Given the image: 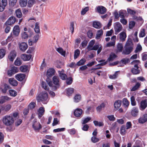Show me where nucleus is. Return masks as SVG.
Masks as SVG:
<instances>
[{
	"instance_id": "f257e3e1",
	"label": "nucleus",
	"mask_w": 147,
	"mask_h": 147,
	"mask_svg": "<svg viewBox=\"0 0 147 147\" xmlns=\"http://www.w3.org/2000/svg\"><path fill=\"white\" fill-rule=\"evenodd\" d=\"M59 78L57 76H54L52 78V82L51 81L48 82V84L51 89L53 91H56L60 86Z\"/></svg>"
},
{
	"instance_id": "f03ea898",
	"label": "nucleus",
	"mask_w": 147,
	"mask_h": 147,
	"mask_svg": "<svg viewBox=\"0 0 147 147\" xmlns=\"http://www.w3.org/2000/svg\"><path fill=\"white\" fill-rule=\"evenodd\" d=\"M48 94L47 92L43 91L40 93L36 98L38 102H42L43 104H46L48 102L47 100Z\"/></svg>"
},
{
	"instance_id": "7ed1b4c3",
	"label": "nucleus",
	"mask_w": 147,
	"mask_h": 147,
	"mask_svg": "<svg viewBox=\"0 0 147 147\" xmlns=\"http://www.w3.org/2000/svg\"><path fill=\"white\" fill-rule=\"evenodd\" d=\"M133 44L131 40H127L125 46V49L122 52V54L125 55L130 54L133 51Z\"/></svg>"
},
{
	"instance_id": "20e7f679",
	"label": "nucleus",
	"mask_w": 147,
	"mask_h": 147,
	"mask_svg": "<svg viewBox=\"0 0 147 147\" xmlns=\"http://www.w3.org/2000/svg\"><path fill=\"white\" fill-rule=\"evenodd\" d=\"M2 121L5 125L9 126L12 125L14 123V119L12 116L6 115L3 117Z\"/></svg>"
},
{
	"instance_id": "39448f33",
	"label": "nucleus",
	"mask_w": 147,
	"mask_h": 147,
	"mask_svg": "<svg viewBox=\"0 0 147 147\" xmlns=\"http://www.w3.org/2000/svg\"><path fill=\"white\" fill-rule=\"evenodd\" d=\"M32 127L35 131H39L42 128V126L40 123L38 121L37 119H35L32 122Z\"/></svg>"
},
{
	"instance_id": "423d86ee",
	"label": "nucleus",
	"mask_w": 147,
	"mask_h": 147,
	"mask_svg": "<svg viewBox=\"0 0 147 147\" xmlns=\"http://www.w3.org/2000/svg\"><path fill=\"white\" fill-rule=\"evenodd\" d=\"M19 69L18 67L13 66L11 67L10 69H9L7 71L8 75L9 76H11L13 75L18 72Z\"/></svg>"
},
{
	"instance_id": "0eeeda50",
	"label": "nucleus",
	"mask_w": 147,
	"mask_h": 147,
	"mask_svg": "<svg viewBox=\"0 0 147 147\" xmlns=\"http://www.w3.org/2000/svg\"><path fill=\"white\" fill-rule=\"evenodd\" d=\"M28 32H24L21 34L22 38L25 39L28 38V37H31L33 34V32L29 28Z\"/></svg>"
},
{
	"instance_id": "6e6552de",
	"label": "nucleus",
	"mask_w": 147,
	"mask_h": 147,
	"mask_svg": "<svg viewBox=\"0 0 147 147\" xmlns=\"http://www.w3.org/2000/svg\"><path fill=\"white\" fill-rule=\"evenodd\" d=\"M11 105L10 104H8L6 105H3L1 106V109L2 113H4L2 114H5L8 111L11 109Z\"/></svg>"
},
{
	"instance_id": "1a4fd4ad",
	"label": "nucleus",
	"mask_w": 147,
	"mask_h": 147,
	"mask_svg": "<svg viewBox=\"0 0 147 147\" xmlns=\"http://www.w3.org/2000/svg\"><path fill=\"white\" fill-rule=\"evenodd\" d=\"M147 107V100L145 99L141 101L139 106V109L141 111H143Z\"/></svg>"
},
{
	"instance_id": "9d476101",
	"label": "nucleus",
	"mask_w": 147,
	"mask_h": 147,
	"mask_svg": "<svg viewBox=\"0 0 147 147\" xmlns=\"http://www.w3.org/2000/svg\"><path fill=\"white\" fill-rule=\"evenodd\" d=\"M55 71L53 68H49L47 70L46 76L48 78H51L52 76L54 75Z\"/></svg>"
},
{
	"instance_id": "9b49d317",
	"label": "nucleus",
	"mask_w": 147,
	"mask_h": 147,
	"mask_svg": "<svg viewBox=\"0 0 147 147\" xmlns=\"http://www.w3.org/2000/svg\"><path fill=\"white\" fill-rule=\"evenodd\" d=\"M39 38V35L38 34H36L34 37V40H31L30 39L28 40V42L29 45L30 46L33 45L34 44L36 43Z\"/></svg>"
},
{
	"instance_id": "f8f14e48",
	"label": "nucleus",
	"mask_w": 147,
	"mask_h": 147,
	"mask_svg": "<svg viewBox=\"0 0 147 147\" xmlns=\"http://www.w3.org/2000/svg\"><path fill=\"white\" fill-rule=\"evenodd\" d=\"M121 104L122 101L121 100H116L114 104L115 110H117L121 106Z\"/></svg>"
},
{
	"instance_id": "ddd939ff",
	"label": "nucleus",
	"mask_w": 147,
	"mask_h": 147,
	"mask_svg": "<svg viewBox=\"0 0 147 147\" xmlns=\"http://www.w3.org/2000/svg\"><path fill=\"white\" fill-rule=\"evenodd\" d=\"M96 9L97 12L101 14H104L107 11L106 8L101 6L97 7Z\"/></svg>"
},
{
	"instance_id": "4468645a",
	"label": "nucleus",
	"mask_w": 147,
	"mask_h": 147,
	"mask_svg": "<svg viewBox=\"0 0 147 147\" xmlns=\"http://www.w3.org/2000/svg\"><path fill=\"white\" fill-rule=\"evenodd\" d=\"M131 114L134 117H137L138 114L139 110L138 108L134 107L132 109L131 111Z\"/></svg>"
},
{
	"instance_id": "2eb2a0df",
	"label": "nucleus",
	"mask_w": 147,
	"mask_h": 147,
	"mask_svg": "<svg viewBox=\"0 0 147 147\" xmlns=\"http://www.w3.org/2000/svg\"><path fill=\"white\" fill-rule=\"evenodd\" d=\"M82 113V110L80 108H77L74 111V113L75 116L78 117H81Z\"/></svg>"
},
{
	"instance_id": "dca6fc26",
	"label": "nucleus",
	"mask_w": 147,
	"mask_h": 147,
	"mask_svg": "<svg viewBox=\"0 0 147 147\" xmlns=\"http://www.w3.org/2000/svg\"><path fill=\"white\" fill-rule=\"evenodd\" d=\"M16 56V53L15 51H12L8 56V58L10 61H13Z\"/></svg>"
},
{
	"instance_id": "f3484780",
	"label": "nucleus",
	"mask_w": 147,
	"mask_h": 147,
	"mask_svg": "<svg viewBox=\"0 0 147 147\" xmlns=\"http://www.w3.org/2000/svg\"><path fill=\"white\" fill-rule=\"evenodd\" d=\"M28 47V45L26 43L22 42L19 45V48L21 51L24 52Z\"/></svg>"
},
{
	"instance_id": "a211bd4d",
	"label": "nucleus",
	"mask_w": 147,
	"mask_h": 147,
	"mask_svg": "<svg viewBox=\"0 0 147 147\" xmlns=\"http://www.w3.org/2000/svg\"><path fill=\"white\" fill-rule=\"evenodd\" d=\"M26 75L24 74H19L15 76L16 78L19 81H22L25 78Z\"/></svg>"
},
{
	"instance_id": "6ab92c4d",
	"label": "nucleus",
	"mask_w": 147,
	"mask_h": 147,
	"mask_svg": "<svg viewBox=\"0 0 147 147\" xmlns=\"http://www.w3.org/2000/svg\"><path fill=\"white\" fill-rule=\"evenodd\" d=\"M16 21V18L13 17H10L5 23L6 26L11 25L13 24Z\"/></svg>"
},
{
	"instance_id": "aec40b11",
	"label": "nucleus",
	"mask_w": 147,
	"mask_h": 147,
	"mask_svg": "<svg viewBox=\"0 0 147 147\" xmlns=\"http://www.w3.org/2000/svg\"><path fill=\"white\" fill-rule=\"evenodd\" d=\"M31 55H27L25 54H22L21 56V58L24 61L29 60L32 57Z\"/></svg>"
},
{
	"instance_id": "412c9836",
	"label": "nucleus",
	"mask_w": 147,
	"mask_h": 147,
	"mask_svg": "<svg viewBox=\"0 0 147 147\" xmlns=\"http://www.w3.org/2000/svg\"><path fill=\"white\" fill-rule=\"evenodd\" d=\"M38 111V117L39 119H40L44 113L45 111L44 108L42 107H40L39 108Z\"/></svg>"
},
{
	"instance_id": "4be33fe9",
	"label": "nucleus",
	"mask_w": 147,
	"mask_h": 147,
	"mask_svg": "<svg viewBox=\"0 0 147 147\" xmlns=\"http://www.w3.org/2000/svg\"><path fill=\"white\" fill-rule=\"evenodd\" d=\"M8 81L10 84L13 86H16L18 85V82L13 78H10Z\"/></svg>"
},
{
	"instance_id": "5701e85b",
	"label": "nucleus",
	"mask_w": 147,
	"mask_h": 147,
	"mask_svg": "<svg viewBox=\"0 0 147 147\" xmlns=\"http://www.w3.org/2000/svg\"><path fill=\"white\" fill-rule=\"evenodd\" d=\"M37 0H28L27 1V6L29 8L32 7L36 3Z\"/></svg>"
},
{
	"instance_id": "b1692460",
	"label": "nucleus",
	"mask_w": 147,
	"mask_h": 147,
	"mask_svg": "<svg viewBox=\"0 0 147 147\" xmlns=\"http://www.w3.org/2000/svg\"><path fill=\"white\" fill-rule=\"evenodd\" d=\"M147 115H144L141 117H140L138 119V122L140 123H144L147 121V118L146 117Z\"/></svg>"
},
{
	"instance_id": "393cba45",
	"label": "nucleus",
	"mask_w": 147,
	"mask_h": 147,
	"mask_svg": "<svg viewBox=\"0 0 147 147\" xmlns=\"http://www.w3.org/2000/svg\"><path fill=\"white\" fill-rule=\"evenodd\" d=\"M117 57V55L113 53H111L109 55V57L107 59V61H112L116 57Z\"/></svg>"
},
{
	"instance_id": "a878e982",
	"label": "nucleus",
	"mask_w": 147,
	"mask_h": 147,
	"mask_svg": "<svg viewBox=\"0 0 147 147\" xmlns=\"http://www.w3.org/2000/svg\"><path fill=\"white\" fill-rule=\"evenodd\" d=\"M56 51L61 55L65 57L66 54V51H64L62 48L59 47L56 49Z\"/></svg>"
},
{
	"instance_id": "bb28decb",
	"label": "nucleus",
	"mask_w": 147,
	"mask_h": 147,
	"mask_svg": "<svg viewBox=\"0 0 147 147\" xmlns=\"http://www.w3.org/2000/svg\"><path fill=\"white\" fill-rule=\"evenodd\" d=\"M92 25L94 28H100L102 26L100 22L97 21H94L93 22Z\"/></svg>"
},
{
	"instance_id": "cd10ccee",
	"label": "nucleus",
	"mask_w": 147,
	"mask_h": 147,
	"mask_svg": "<svg viewBox=\"0 0 147 147\" xmlns=\"http://www.w3.org/2000/svg\"><path fill=\"white\" fill-rule=\"evenodd\" d=\"M28 0H20L19 4L20 6L22 7H24L27 5Z\"/></svg>"
},
{
	"instance_id": "c85d7f7f",
	"label": "nucleus",
	"mask_w": 147,
	"mask_h": 147,
	"mask_svg": "<svg viewBox=\"0 0 147 147\" xmlns=\"http://www.w3.org/2000/svg\"><path fill=\"white\" fill-rule=\"evenodd\" d=\"M131 72L134 75L139 74L140 72V71L139 69L132 68L131 69Z\"/></svg>"
},
{
	"instance_id": "c756f323",
	"label": "nucleus",
	"mask_w": 147,
	"mask_h": 147,
	"mask_svg": "<svg viewBox=\"0 0 147 147\" xmlns=\"http://www.w3.org/2000/svg\"><path fill=\"white\" fill-rule=\"evenodd\" d=\"M81 95L79 94H77L74 97V101L76 102H78L81 100Z\"/></svg>"
},
{
	"instance_id": "7c9ffc66",
	"label": "nucleus",
	"mask_w": 147,
	"mask_h": 147,
	"mask_svg": "<svg viewBox=\"0 0 147 147\" xmlns=\"http://www.w3.org/2000/svg\"><path fill=\"white\" fill-rule=\"evenodd\" d=\"M94 43L95 40H91L89 42L88 45L87 47V49L89 51L92 50Z\"/></svg>"
},
{
	"instance_id": "2f4dec72",
	"label": "nucleus",
	"mask_w": 147,
	"mask_h": 147,
	"mask_svg": "<svg viewBox=\"0 0 147 147\" xmlns=\"http://www.w3.org/2000/svg\"><path fill=\"white\" fill-rule=\"evenodd\" d=\"M123 105L125 108H127L129 104V102L127 99L124 98L123 100Z\"/></svg>"
},
{
	"instance_id": "473e14b6",
	"label": "nucleus",
	"mask_w": 147,
	"mask_h": 147,
	"mask_svg": "<svg viewBox=\"0 0 147 147\" xmlns=\"http://www.w3.org/2000/svg\"><path fill=\"white\" fill-rule=\"evenodd\" d=\"M117 52H121L123 49V45L122 43H119L117 45Z\"/></svg>"
},
{
	"instance_id": "72a5a7b5",
	"label": "nucleus",
	"mask_w": 147,
	"mask_h": 147,
	"mask_svg": "<svg viewBox=\"0 0 147 147\" xmlns=\"http://www.w3.org/2000/svg\"><path fill=\"white\" fill-rule=\"evenodd\" d=\"M20 70L22 72H26L28 70V66L27 65H24L20 67Z\"/></svg>"
},
{
	"instance_id": "f704fd0d",
	"label": "nucleus",
	"mask_w": 147,
	"mask_h": 147,
	"mask_svg": "<svg viewBox=\"0 0 147 147\" xmlns=\"http://www.w3.org/2000/svg\"><path fill=\"white\" fill-rule=\"evenodd\" d=\"M126 37V34L125 32H123L120 34V39L122 42L125 40Z\"/></svg>"
},
{
	"instance_id": "c9c22d12",
	"label": "nucleus",
	"mask_w": 147,
	"mask_h": 147,
	"mask_svg": "<svg viewBox=\"0 0 147 147\" xmlns=\"http://www.w3.org/2000/svg\"><path fill=\"white\" fill-rule=\"evenodd\" d=\"M58 73L61 79L63 80H66L67 78V76L65 74L61 73V72L59 71H58Z\"/></svg>"
},
{
	"instance_id": "e433bc0d",
	"label": "nucleus",
	"mask_w": 147,
	"mask_h": 147,
	"mask_svg": "<svg viewBox=\"0 0 147 147\" xmlns=\"http://www.w3.org/2000/svg\"><path fill=\"white\" fill-rule=\"evenodd\" d=\"M12 34H11L10 36L8 37L7 39H6V41H3L1 42V44L2 45L4 46L6 45L7 43L8 42H9L12 39Z\"/></svg>"
},
{
	"instance_id": "4c0bfd02",
	"label": "nucleus",
	"mask_w": 147,
	"mask_h": 147,
	"mask_svg": "<svg viewBox=\"0 0 147 147\" xmlns=\"http://www.w3.org/2000/svg\"><path fill=\"white\" fill-rule=\"evenodd\" d=\"M140 63V61L138 60H136L133 61L131 63V64H134V68H136L139 69V67L138 66L139 63Z\"/></svg>"
},
{
	"instance_id": "58836bf2",
	"label": "nucleus",
	"mask_w": 147,
	"mask_h": 147,
	"mask_svg": "<svg viewBox=\"0 0 147 147\" xmlns=\"http://www.w3.org/2000/svg\"><path fill=\"white\" fill-rule=\"evenodd\" d=\"M141 86L140 84L138 82H137L135 85L131 88V90L132 91H135L138 89Z\"/></svg>"
},
{
	"instance_id": "ea45409f",
	"label": "nucleus",
	"mask_w": 147,
	"mask_h": 147,
	"mask_svg": "<svg viewBox=\"0 0 147 147\" xmlns=\"http://www.w3.org/2000/svg\"><path fill=\"white\" fill-rule=\"evenodd\" d=\"M20 28H13V33L15 36H18L20 32Z\"/></svg>"
},
{
	"instance_id": "a19ab883",
	"label": "nucleus",
	"mask_w": 147,
	"mask_h": 147,
	"mask_svg": "<svg viewBox=\"0 0 147 147\" xmlns=\"http://www.w3.org/2000/svg\"><path fill=\"white\" fill-rule=\"evenodd\" d=\"M106 105L104 103H102L100 105L98 106L96 108V111H98L100 112L102 110V108L105 107Z\"/></svg>"
},
{
	"instance_id": "79ce46f5",
	"label": "nucleus",
	"mask_w": 147,
	"mask_h": 147,
	"mask_svg": "<svg viewBox=\"0 0 147 147\" xmlns=\"http://www.w3.org/2000/svg\"><path fill=\"white\" fill-rule=\"evenodd\" d=\"M9 99V97L7 96H4L1 97L0 99V103L2 104L5 102L6 100Z\"/></svg>"
},
{
	"instance_id": "37998d69",
	"label": "nucleus",
	"mask_w": 147,
	"mask_h": 147,
	"mask_svg": "<svg viewBox=\"0 0 147 147\" xmlns=\"http://www.w3.org/2000/svg\"><path fill=\"white\" fill-rule=\"evenodd\" d=\"M94 125L96 126H103L104 125L103 123L102 122H98L96 121H94L93 122Z\"/></svg>"
},
{
	"instance_id": "c03bdc74",
	"label": "nucleus",
	"mask_w": 147,
	"mask_h": 147,
	"mask_svg": "<svg viewBox=\"0 0 147 147\" xmlns=\"http://www.w3.org/2000/svg\"><path fill=\"white\" fill-rule=\"evenodd\" d=\"M103 34V31L102 30H98L96 36V38L98 39H100Z\"/></svg>"
},
{
	"instance_id": "a18cd8bd",
	"label": "nucleus",
	"mask_w": 147,
	"mask_h": 147,
	"mask_svg": "<svg viewBox=\"0 0 147 147\" xmlns=\"http://www.w3.org/2000/svg\"><path fill=\"white\" fill-rule=\"evenodd\" d=\"M80 54V51L78 49L76 50L74 52V58L76 59L78 57Z\"/></svg>"
},
{
	"instance_id": "49530a36",
	"label": "nucleus",
	"mask_w": 147,
	"mask_h": 147,
	"mask_svg": "<svg viewBox=\"0 0 147 147\" xmlns=\"http://www.w3.org/2000/svg\"><path fill=\"white\" fill-rule=\"evenodd\" d=\"M74 89L73 88H69L67 89V94L68 96L71 95L74 91Z\"/></svg>"
},
{
	"instance_id": "de8ad7c7",
	"label": "nucleus",
	"mask_w": 147,
	"mask_h": 147,
	"mask_svg": "<svg viewBox=\"0 0 147 147\" xmlns=\"http://www.w3.org/2000/svg\"><path fill=\"white\" fill-rule=\"evenodd\" d=\"M9 92L11 96L15 97L17 94V92L14 90H9Z\"/></svg>"
},
{
	"instance_id": "09e8293b",
	"label": "nucleus",
	"mask_w": 147,
	"mask_h": 147,
	"mask_svg": "<svg viewBox=\"0 0 147 147\" xmlns=\"http://www.w3.org/2000/svg\"><path fill=\"white\" fill-rule=\"evenodd\" d=\"M126 131L125 130V126L124 125H123L121 126L120 129V134L123 136L126 133Z\"/></svg>"
},
{
	"instance_id": "8fccbe9b",
	"label": "nucleus",
	"mask_w": 147,
	"mask_h": 147,
	"mask_svg": "<svg viewBox=\"0 0 147 147\" xmlns=\"http://www.w3.org/2000/svg\"><path fill=\"white\" fill-rule=\"evenodd\" d=\"M42 87L45 90L48 91L49 90V88L48 87L47 84L44 81H42L41 83Z\"/></svg>"
},
{
	"instance_id": "3c124183",
	"label": "nucleus",
	"mask_w": 147,
	"mask_h": 147,
	"mask_svg": "<svg viewBox=\"0 0 147 147\" xmlns=\"http://www.w3.org/2000/svg\"><path fill=\"white\" fill-rule=\"evenodd\" d=\"M86 61V60L85 59H82L78 62H77L76 65H77L78 66L82 65L84 64Z\"/></svg>"
},
{
	"instance_id": "603ef678",
	"label": "nucleus",
	"mask_w": 147,
	"mask_h": 147,
	"mask_svg": "<svg viewBox=\"0 0 147 147\" xmlns=\"http://www.w3.org/2000/svg\"><path fill=\"white\" fill-rule=\"evenodd\" d=\"M129 59L127 58H124L122 59L119 61V63L121 64V63H122L125 65H126L127 63H129Z\"/></svg>"
},
{
	"instance_id": "864d4df0",
	"label": "nucleus",
	"mask_w": 147,
	"mask_h": 147,
	"mask_svg": "<svg viewBox=\"0 0 147 147\" xmlns=\"http://www.w3.org/2000/svg\"><path fill=\"white\" fill-rule=\"evenodd\" d=\"M16 13L17 17L18 18H20L22 16L21 11L20 9H18L16 11Z\"/></svg>"
},
{
	"instance_id": "5fc2aeb1",
	"label": "nucleus",
	"mask_w": 147,
	"mask_h": 147,
	"mask_svg": "<svg viewBox=\"0 0 147 147\" xmlns=\"http://www.w3.org/2000/svg\"><path fill=\"white\" fill-rule=\"evenodd\" d=\"M131 104L132 106H136V102L135 101V97L133 96H132L130 98Z\"/></svg>"
},
{
	"instance_id": "6e6d98bb",
	"label": "nucleus",
	"mask_w": 147,
	"mask_h": 147,
	"mask_svg": "<svg viewBox=\"0 0 147 147\" xmlns=\"http://www.w3.org/2000/svg\"><path fill=\"white\" fill-rule=\"evenodd\" d=\"M43 9L41 6H40L38 8V10L36 12V13L38 16L41 15L43 11Z\"/></svg>"
},
{
	"instance_id": "4d7b16f0",
	"label": "nucleus",
	"mask_w": 147,
	"mask_h": 147,
	"mask_svg": "<svg viewBox=\"0 0 147 147\" xmlns=\"http://www.w3.org/2000/svg\"><path fill=\"white\" fill-rule=\"evenodd\" d=\"M59 119H58L56 118H54L53 122L52 124L53 126H54L57 124H59Z\"/></svg>"
},
{
	"instance_id": "13d9d810",
	"label": "nucleus",
	"mask_w": 147,
	"mask_h": 147,
	"mask_svg": "<svg viewBox=\"0 0 147 147\" xmlns=\"http://www.w3.org/2000/svg\"><path fill=\"white\" fill-rule=\"evenodd\" d=\"M73 82V79L71 77H69L66 79V82L67 85L71 84Z\"/></svg>"
},
{
	"instance_id": "bf43d9fd",
	"label": "nucleus",
	"mask_w": 147,
	"mask_h": 147,
	"mask_svg": "<svg viewBox=\"0 0 147 147\" xmlns=\"http://www.w3.org/2000/svg\"><path fill=\"white\" fill-rule=\"evenodd\" d=\"M88 10L89 7H86L82 9L81 12V14L82 15H84Z\"/></svg>"
},
{
	"instance_id": "052dcab7",
	"label": "nucleus",
	"mask_w": 147,
	"mask_h": 147,
	"mask_svg": "<svg viewBox=\"0 0 147 147\" xmlns=\"http://www.w3.org/2000/svg\"><path fill=\"white\" fill-rule=\"evenodd\" d=\"M142 48L140 44H138L136 47V49L134 51L135 53H137L142 51Z\"/></svg>"
},
{
	"instance_id": "680f3d73",
	"label": "nucleus",
	"mask_w": 147,
	"mask_h": 147,
	"mask_svg": "<svg viewBox=\"0 0 147 147\" xmlns=\"http://www.w3.org/2000/svg\"><path fill=\"white\" fill-rule=\"evenodd\" d=\"M5 51L3 49H0V58H3L5 55Z\"/></svg>"
},
{
	"instance_id": "e2e57ef3",
	"label": "nucleus",
	"mask_w": 147,
	"mask_h": 147,
	"mask_svg": "<svg viewBox=\"0 0 147 147\" xmlns=\"http://www.w3.org/2000/svg\"><path fill=\"white\" fill-rule=\"evenodd\" d=\"M91 119V118L90 117H87L86 118H85L84 120L82 121V124H85L88 123Z\"/></svg>"
},
{
	"instance_id": "0e129e2a",
	"label": "nucleus",
	"mask_w": 147,
	"mask_h": 147,
	"mask_svg": "<svg viewBox=\"0 0 147 147\" xmlns=\"http://www.w3.org/2000/svg\"><path fill=\"white\" fill-rule=\"evenodd\" d=\"M65 130V128H58L56 129H54L53 130V132L57 133L61 131H63Z\"/></svg>"
},
{
	"instance_id": "69168bd1",
	"label": "nucleus",
	"mask_w": 147,
	"mask_h": 147,
	"mask_svg": "<svg viewBox=\"0 0 147 147\" xmlns=\"http://www.w3.org/2000/svg\"><path fill=\"white\" fill-rule=\"evenodd\" d=\"M36 103L34 102H32L28 105V108L30 109H33L35 107Z\"/></svg>"
},
{
	"instance_id": "338daca9",
	"label": "nucleus",
	"mask_w": 147,
	"mask_h": 147,
	"mask_svg": "<svg viewBox=\"0 0 147 147\" xmlns=\"http://www.w3.org/2000/svg\"><path fill=\"white\" fill-rule=\"evenodd\" d=\"M118 72V71H116L113 75H110L109 76V78L111 79H114L116 78L118 75L117 72Z\"/></svg>"
},
{
	"instance_id": "774afa93",
	"label": "nucleus",
	"mask_w": 147,
	"mask_h": 147,
	"mask_svg": "<svg viewBox=\"0 0 147 147\" xmlns=\"http://www.w3.org/2000/svg\"><path fill=\"white\" fill-rule=\"evenodd\" d=\"M15 65L16 66H20L22 64V62L20 59H17L14 62Z\"/></svg>"
}]
</instances>
